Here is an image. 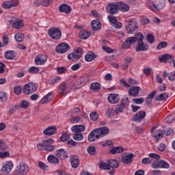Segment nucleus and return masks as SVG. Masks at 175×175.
<instances>
[{
    "mask_svg": "<svg viewBox=\"0 0 175 175\" xmlns=\"http://www.w3.org/2000/svg\"><path fill=\"white\" fill-rule=\"evenodd\" d=\"M138 27L137 23L133 19H130L125 27V29L126 30V33L133 34L135 33V32H137Z\"/></svg>",
    "mask_w": 175,
    "mask_h": 175,
    "instance_id": "1",
    "label": "nucleus"
},
{
    "mask_svg": "<svg viewBox=\"0 0 175 175\" xmlns=\"http://www.w3.org/2000/svg\"><path fill=\"white\" fill-rule=\"evenodd\" d=\"M49 35L54 40H59L62 36V32L58 27H53L48 31Z\"/></svg>",
    "mask_w": 175,
    "mask_h": 175,
    "instance_id": "2",
    "label": "nucleus"
},
{
    "mask_svg": "<svg viewBox=\"0 0 175 175\" xmlns=\"http://www.w3.org/2000/svg\"><path fill=\"white\" fill-rule=\"evenodd\" d=\"M38 90V83L30 82L25 85L23 88V93L26 95H29V94H33L36 92Z\"/></svg>",
    "mask_w": 175,
    "mask_h": 175,
    "instance_id": "3",
    "label": "nucleus"
},
{
    "mask_svg": "<svg viewBox=\"0 0 175 175\" xmlns=\"http://www.w3.org/2000/svg\"><path fill=\"white\" fill-rule=\"evenodd\" d=\"M83 54V49L81 48H78L73 51L72 53H70L68 55V59L70 61H77V59H80L81 58V55Z\"/></svg>",
    "mask_w": 175,
    "mask_h": 175,
    "instance_id": "4",
    "label": "nucleus"
},
{
    "mask_svg": "<svg viewBox=\"0 0 175 175\" xmlns=\"http://www.w3.org/2000/svg\"><path fill=\"white\" fill-rule=\"evenodd\" d=\"M18 171L15 172L14 175H24L27 174L29 172V167L26 163H22L19 164L17 167Z\"/></svg>",
    "mask_w": 175,
    "mask_h": 175,
    "instance_id": "5",
    "label": "nucleus"
},
{
    "mask_svg": "<svg viewBox=\"0 0 175 175\" xmlns=\"http://www.w3.org/2000/svg\"><path fill=\"white\" fill-rule=\"evenodd\" d=\"M106 10L109 14H117L119 10L118 3H109L106 7Z\"/></svg>",
    "mask_w": 175,
    "mask_h": 175,
    "instance_id": "6",
    "label": "nucleus"
},
{
    "mask_svg": "<svg viewBox=\"0 0 175 175\" xmlns=\"http://www.w3.org/2000/svg\"><path fill=\"white\" fill-rule=\"evenodd\" d=\"M148 6L152 10H162L165 6V3L163 1H158L157 3L151 1L148 3Z\"/></svg>",
    "mask_w": 175,
    "mask_h": 175,
    "instance_id": "7",
    "label": "nucleus"
},
{
    "mask_svg": "<svg viewBox=\"0 0 175 175\" xmlns=\"http://www.w3.org/2000/svg\"><path fill=\"white\" fill-rule=\"evenodd\" d=\"M55 50L58 54H64L70 50V46L67 43L63 42L56 46Z\"/></svg>",
    "mask_w": 175,
    "mask_h": 175,
    "instance_id": "8",
    "label": "nucleus"
},
{
    "mask_svg": "<svg viewBox=\"0 0 175 175\" xmlns=\"http://www.w3.org/2000/svg\"><path fill=\"white\" fill-rule=\"evenodd\" d=\"M37 148L41 151L45 150L51 152L55 150V146H54V145H50L49 144L39 143L37 144Z\"/></svg>",
    "mask_w": 175,
    "mask_h": 175,
    "instance_id": "9",
    "label": "nucleus"
},
{
    "mask_svg": "<svg viewBox=\"0 0 175 175\" xmlns=\"http://www.w3.org/2000/svg\"><path fill=\"white\" fill-rule=\"evenodd\" d=\"M59 12L60 13H65L66 14H70L72 12V7L68 4L63 3L60 5L58 8Z\"/></svg>",
    "mask_w": 175,
    "mask_h": 175,
    "instance_id": "10",
    "label": "nucleus"
},
{
    "mask_svg": "<svg viewBox=\"0 0 175 175\" xmlns=\"http://www.w3.org/2000/svg\"><path fill=\"white\" fill-rule=\"evenodd\" d=\"M146 111H139L137 113L132 119V121H135V122H140L142 120H144L146 118Z\"/></svg>",
    "mask_w": 175,
    "mask_h": 175,
    "instance_id": "11",
    "label": "nucleus"
},
{
    "mask_svg": "<svg viewBox=\"0 0 175 175\" xmlns=\"http://www.w3.org/2000/svg\"><path fill=\"white\" fill-rule=\"evenodd\" d=\"M71 166L73 169H77L80 165V160L79 159V156L72 155L70 158Z\"/></svg>",
    "mask_w": 175,
    "mask_h": 175,
    "instance_id": "12",
    "label": "nucleus"
},
{
    "mask_svg": "<svg viewBox=\"0 0 175 175\" xmlns=\"http://www.w3.org/2000/svg\"><path fill=\"white\" fill-rule=\"evenodd\" d=\"M135 38H133V37H129L123 42L122 47V49H129L132 44H135Z\"/></svg>",
    "mask_w": 175,
    "mask_h": 175,
    "instance_id": "13",
    "label": "nucleus"
},
{
    "mask_svg": "<svg viewBox=\"0 0 175 175\" xmlns=\"http://www.w3.org/2000/svg\"><path fill=\"white\" fill-rule=\"evenodd\" d=\"M12 169H13V163L9 161L2 167L1 172L3 174H8V173H10Z\"/></svg>",
    "mask_w": 175,
    "mask_h": 175,
    "instance_id": "14",
    "label": "nucleus"
},
{
    "mask_svg": "<svg viewBox=\"0 0 175 175\" xmlns=\"http://www.w3.org/2000/svg\"><path fill=\"white\" fill-rule=\"evenodd\" d=\"M46 61H47V55H39L38 56L36 57L35 64L36 65H43Z\"/></svg>",
    "mask_w": 175,
    "mask_h": 175,
    "instance_id": "15",
    "label": "nucleus"
},
{
    "mask_svg": "<svg viewBox=\"0 0 175 175\" xmlns=\"http://www.w3.org/2000/svg\"><path fill=\"white\" fill-rule=\"evenodd\" d=\"M140 91H142V88L140 87L133 86L129 89V94L131 96H137Z\"/></svg>",
    "mask_w": 175,
    "mask_h": 175,
    "instance_id": "16",
    "label": "nucleus"
},
{
    "mask_svg": "<svg viewBox=\"0 0 175 175\" xmlns=\"http://www.w3.org/2000/svg\"><path fill=\"white\" fill-rule=\"evenodd\" d=\"M43 133L45 136H52V135L57 133V128L54 126H49L44 130Z\"/></svg>",
    "mask_w": 175,
    "mask_h": 175,
    "instance_id": "17",
    "label": "nucleus"
},
{
    "mask_svg": "<svg viewBox=\"0 0 175 175\" xmlns=\"http://www.w3.org/2000/svg\"><path fill=\"white\" fill-rule=\"evenodd\" d=\"M130 8L131 7H129V5L125 3L122 1L118 2V10H120V12H129Z\"/></svg>",
    "mask_w": 175,
    "mask_h": 175,
    "instance_id": "18",
    "label": "nucleus"
},
{
    "mask_svg": "<svg viewBox=\"0 0 175 175\" xmlns=\"http://www.w3.org/2000/svg\"><path fill=\"white\" fill-rule=\"evenodd\" d=\"M91 28L93 31H99L102 28V23L99 19L93 20L91 23Z\"/></svg>",
    "mask_w": 175,
    "mask_h": 175,
    "instance_id": "19",
    "label": "nucleus"
},
{
    "mask_svg": "<svg viewBox=\"0 0 175 175\" xmlns=\"http://www.w3.org/2000/svg\"><path fill=\"white\" fill-rule=\"evenodd\" d=\"M108 100L109 103H117L120 101V94H110L108 96Z\"/></svg>",
    "mask_w": 175,
    "mask_h": 175,
    "instance_id": "20",
    "label": "nucleus"
},
{
    "mask_svg": "<svg viewBox=\"0 0 175 175\" xmlns=\"http://www.w3.org/2000/svg\"><path fill=\"white\" fill-rule=\"evenodd\" d=\"M56 157L64 161V159H66L68 158V154H66V151L64 149H59L57 150Z\"/></svg>",
    "mask_w": 175,
    "mask_h": 175,
    "instance_id": "21",
    "label": "nucleus"
},
{
    "mask_svg": "<svg viewBox=\"0 0 175 175\" xmlns=\"http://www.w3.org/2000/svg\"><path fill=\"white\" fill-rule=\"evenodd\" d=\"M159 61L163 62V64H167L169 61H173V56L170 54H164L161 57H159Z\"/></svg>",
    "mask_w": 175,
    "mask_h": 175,
    "instance_id": "22",
    "label": "nucleus"
},
{
    "mask_svg": "<svg viewBox=\"0 0 175 175\" xmlns=\"http://www.w3.org/2000/svg\"><path fill=\"white\" fill-rule=\"evenodd\" d=\"M53 98H54V94H53L51 92H49L41 99L40 103L42 105H44V103H49V102H51Z\"/></svg>",
    "mask_w": 175,
    "mask_h": 175,
    "instance_id": "23",
    "label": "nucleus"
},
{
    "mask_svg": "<svg viewBox=\"0 0 175 175\" xmlns=\"http://www.w3.org/2000/svg\"><path fill=\"white\" fill-rule=\"evenodd\" d=\"M148 50V45L147 44H144V42L141 41L138 42V46L136 48V51H147Z\"/></svg>",
    "mask_w": 175,
    "mask_h": 175,
    "instance_id": "24",
    "label": "nucleus"
},
{
    "mask_svg": "<svg viewBox=\"0 0 175 175\" xmlns=\"http://www.w3.org/2000/svg\"><path fill=\"white\" fill-rule=\"evenodd\" d=\"M133 158H135V154L131 153L129 155L122 157V161L123 163H126L128 165L132 162V159Z\"/></svg>",
    "mask_w": 175,
    "mask_h": 175,
    "instance_id": "25",
    "label": "nucleus"
},
{
    "mask_svg": "<svg viewBox=\"0 0 175 175\" xmlns=\"http://www.w3.org/2000/svg\"><path fill=\"white\" fill-rule=\"evenodd\" d=\"M74 133H80V132H84L85 131V126L83 125H75L71 129Z\"/></svg>",
    "mask_w": 175,
    "mask_h": 175,
    "instance_id": "26",
    "label": "nucleus"
},
{
    "mask_svg": "<svg viewBox=\"0 0 175 175\" xmlns=\"http://www.w3.org/2000/svg\"><path fill=\"white\" fill-rule=\"evenodd\" d=\"M107 163L109 166V169H118V167L120 166L118 161L114 159L108 160Z\"/></svg>",
    "mask_w": 175,
    "mask_h": 175,
    "instance_id": "27",
    "label": "nucleus"
},
{
    "mask_svg": "<svg viewBox=\"0 0 175 175\" xmlns=\"http://www.w3.org/2000/svg\"><path fill=\"white\" fill-rule=\"evenodd\" d=\"M5 59H14L16 57V52L14 51H7L4 55Z\"/></svg>",
    "mask_w": 175,
    "mask_h": 175,
    "instance_id": "28",
    "label": "nucleus"
},
{
    "mask_svg": "<svg viewBox=\"0 0 175 175\" xmlns=\"http://www.w3.org/2000/svg\"><path fill=\"white\" fill-rule=\"evenodd\" d=\"M90 90L93 92H99L100 91V83L94 82L90 84Z\"/></svg>",
    "mask_w": 175,
    "mask_h": 175,
    "instance_id": "29",
    "label": "nucleus"
},
{
    "mask_svg": "<svg viewBox=\"0 0 175 175\" xmlns=\"http://www.w3.org/2000/svg\"><path fill=\"white\" fill-rule=\"evenodd\" d=\"M47 161L49 163H54V165H58L59 163L58 158L55 157L53 154H49L47 157Z\"/></svg>",
    "mask_w": 175,
    "mask_h": 175,
    "instance_id": "30",
    "label": "nucleus"
},
{
    "mask_svg": "<svg viewBox=\"0 0 175 175\" xmlns=\"http://www.w3.org/2000/svg\"><path fill=\"white\" fill-rule=\"evenodd\" d=\"M95 58H96V55L93 52H89L85 56V59L87 62H91V61H94Z\"/></svg>",
    "mask_w": 175,
    "mask_h": 175,
    "instance_id": "31",
    "label": "nucleus"
},
{
    "mask_svg": "<svg viewBox=\"0 0 175 175\" xmlns=\"http://www.w3.org/2000/svg\"><path fill=\"white\" fill-rule=\"evenodd\" d=\"M167 98H169V94L166 92H164L156 96L155 100L157 102H161V100H167Z\"/></svg>",
    "mask_w": 175,
    "mask_h": 175,
    "instance_id": "32",
    "label": "nucleus"
},
{
    "mask_svg": "<svg viewBox=\"0 0 175 175\" xmlns=\"http://www.w3.org/2000/svg\"><path fill=\"white\" fill-rule=\"evenodd\" d=\"M90 36H91V33L88 32L87 30H83L79 33V38L84 40L88 39Z\"/></svg>",
    "mask_w": 175,
    "mask_h": 175,
    "instance_id": "33",
    "label": "nucleus"
},
{
    "mask_svg": "<svg viewBox=\"0 0 175 175\" xmlns=\"http://www.w3.org/2000/svg\"><path fill=\"white\" fill-rule=\"evenodd\" d=\"M117 114H118V113H117L116 109H115L114 108H109L106 111V116H107V117H109V118L114 116H117Z\"/></svg>",
    "mask_w": 175,
    "mask_h": 175,
    "instance_id": "34",
    "label": "nucleus"
},
{
    "mask_svg": "<svg viewBox=\"0 0 175 175\" xmlns=\"http://www.w3.org/2000/svg\"><path fill=\"white\" fill-rule=\"evenodd\" d=\"M134 42L136 43V42H142L143 40L144 39V36L140 32H138L135 33V36L133 37Z\"/></svg>",
    "mask_w": 175,
    "mask_h": 175,
    "instance_id": "35",
    "label": "nucleus"
},
{
    "mask_svg": "<svg viewBox=\"0 0 175 175\" xmlns=\"http://www.w3.org/2000/svg\"><path fill=\"white\" fill-rule=\"evenodd\" d=\"M124 152V148L122 146H118L113 148L112 150H110V153L114 155V154H120V152Z\"/></svg>",
    "mask_w": 175,
    "mask_h": 175,
    "instance_id": "36",
    "label": "nucleus"
},
{
    "mask_svg": "<svg viewBox=\"0 0 175 175\" xmlns=\"http://www.w3.org/2000/svg\"><path fill=\"white\" fill-rule=\"evenodd\" d=\"M12 26L14 28H16V29H21V28H23V27H24V23L21 21H16L14 22Z\"/></svg>",
    "mask_w": 175,
    "mask_h": 175,
    "instance_id": "37",
    "label": "nucleus"
},
{
    "mask_svg": "<svg viewBox=\"0 0 175 175\" xmlns=\"http://www.w3.org/2000/svg\"><path fill=\"white\" fill-rule=\"evenodd\" d=\"M99 168L101 170H110V167L109 166V163L101 161L99 163Z\"/></svg>",
    "mask_w": 175,
    "mask_h": 175,
    "instance_id": "38",
    "label": "nucleus"
},
{
    "mask_svg": "<svg viewBox=\"0 0 175 175\" xmlns=\"http://www.w3.org/2000/svg\"><path fill=\"white\" fill-rule=\"evenodd\" d=\"M66 90V83L65 82H63L59 87V91L60 94H62V95L66 96V92H65Z\"/></svg>",
    "mask_w": 175,
    "mask_h": 175,
    "instance_id": "39",
    "label": "nucleus"
},
{
    "mask_svg": "<svg viewBox=\"0 0 175 175\" xmlns=\"http://www.w3.org/2000/svg\"><path fill=\"white\" fill-rule=\"evenodd\" d=\"M100 129V133L101 135V137H103L105 136V135H107L110 130L107 126H104L103 128H99Z\"/></svg>",
    "mask_w": 175,
    "mask_h": 175,
    "instance_id": "40",
    "label": "nucleus"
},
{
    "mask_svg": "<svg viewBox=\"0 0 175 175\" xmlns=\"http://www.w3.org/2000/svg\"><path fill=\"white\" fill-rule=\"evenodd\" d=\"M81 87H83V83H81V79L75 81L72 85V88H74V90H79V88H81Z\"/></svg>",
    "mask_w": 175,
    "mask_h": 175,
    "instance_id": "41",
    "label": "nucleus"
},
{
    "mask_svg": "<svg viewBox=\"0 0 175 175\" xmlns=\"http://www.w3.org/2000/svg\"><path fill=\"white\" fill-rule=\"evenodd\" d=\"M160 166L161 169H169V167H170L169 163L166 162L165 160L160 161Z\"/></svg>",
    "mask_w": 175,
    "mask_h": 175,
    "instance_id": "42",
    "label": "nucleus"
},
{
    "mask_svg": "<svg viewBox=\"0 0 175 175\" xmlns=\"http://www.w3.org/2000/svg\"><path fill=\"white\" fill-rule=\"evenodd\" d=\"M92 132H94V135L95 139H96V140H98V139H100V137H102V135L100 134V130L99 128L93 130Z\"/></svg>",
    "mask_w": 175,
    "mask_h": 175,
    "instance_id": "43",
    "label": "nucleus"
},
{
    "mask_svg": "<svg viewBox=\"0 0 175 175\" xmlns=\"http://www.w3.org/2000/svg\"><path fill=\"white\" fill-rule=\"evenodd\" d=\"M125 105L124 104V102H121V103L117 106L116 110L118 114V113H122L124 109H125Z\"/></svg>",
    "mask_w": 175,
    "mask_h": 175,
    "instance_id": "44",
    "label": "nucleus"
},
{
    "mask_svg": "<svg viewBox=\"0 0 175 175\" xmlns=\"http://www.w3.org/2000/svg\"><path fill=\"white\" fill-rule=\"evenodd\" d=\"M79 80H81V83L84 87V85H85L90 81V80H91V79L90 78V77L87 76L81 77V79H79Z\"/></svg>",
    "mask_w": 175,
    "mask_h": 175,
    "instance_id": "45",
    "label": "nucleus"
},
{
    "mask_svg": "<svg viewBox=\"0 0 175 175\" xmlns=\"http://www.w3.org/2000/svg\"><path fill=\"white\" fill-rule=\"evenodd\" d=\"M69 139H70V136L66 133H63L62 135L60 137V141L63 142H68Z\"/></svg>",
    "mask_w": 175,
    "mask_h": 175,
    "instance_id": "46",
    "label": "nucleus"
},
{
    "mask_svg": "<svg viewBox=\"0 0 175 175\" xmlns=\"http://www.w3.org/2000/svg\"><path fill=\"white\" fill-rule=\"evenodd\" d=\"M73 139L76 140V142H80L84 139V136L81 133H76L73 136Z\"/></svg>",
    "mask_w": 175,
    "mask_h": 175,
    "instance_id": "47",
    "label": "nucleus"
},
{
    "mask_svg": "<svg viewBox=\"0 0 175 175\" xmlns=\"http://www.w3.org/2000/svg\"><path fill=\"white\" fill-rule=\"evenodd\" d=\"M163 133L165 136H173V135H174V130L172 128H168L163 132Z\"/></svg>",
    "mask_w": 175,
    "mask_h": 175,
    "instance_id": "48",
    "label": "nucleus"
},
{
    "mask_svg": "<svg viewBox=\"0 0 175 175\" xmlns=\"http://www.w3.org/2000/svg\"><path fill=\"white\" fill-rule=\"evenodd\" d=\"M20 107H21V109H27V107H29V102H28L25 100H23L21 101Z\"/></svg>",
    "mask_w": 175,
    "mask_h": 175,
    "instance_id": "49",
    "label": "nucleus"
},
{
    "mask_svg": "<svg viewBox=\"0 0 175 175\" xmlns=\"http://www.w3.org/2000/svg\"><path fill=\"white\" fill-rule=\"evenodd\" d=\"M146 99L144 98H133V102L135 103V105H142V103H144L145 102Z\"/></svg>",
    "mask_w": 175,
    "mask_h": 175,
    "instance_id": "50",
    "label": "nucleus"
},
{
    "mask_svg": "<svg viewBox=\"0 0 175 175\" xmlns=\"http://www.w3.org/2000/svg\"><path fill=\"white\" fill-rule=\"evenodd\" d=\"M16 42H23L24 40V34L16 33L14 36Z\"/></svg>",
    "mask_w": 175,
    "mask_h": 175,
    "instance_id": "51",
    "label": "nucleus"
},
{
    "mask_svg": "<svg viewBox=\"0 0 175 175\" xmlns=\"http://www.w3.org/2000/svg\"><path fill=\"white\" fill-rule=\"evenodd\" d=\"M167 46V42L165 41H163L161 42H160L158 45H157V50H161L162 49H165V47Z\"/></svg>",
    "mask_w": 175,
    "mask_h": 175,
    "instance_id": "52",
    "label": "nucleus"
},
{
    "mask_svg": "<svg viewBox=\"0 0 175 175\" xmlns=\"http://www.w3.org/2000/svg\"><path fill=\"white\" fill-rule=\"evenodd\" d=\"M23 92V88L21 86L18 85L14 88V92L16 95H20L21 92Z\"/></svg>",
    "mask_w": 175,
    "mask_h": 175,
    "instance_id": "53",
    "label": "nucleus"
},
{
    "mask_svg": "<svg viewBox=\"0 0 175 175\" xmlns=\"http://www.w3.org/2000/svg\"><path fill=\"white\" fill-rule=\"evenodd\" d=\"M87 151L91 155H95V153L96 152V149L94 146H90L87 148Z\"/></svg>",
    "mask_w": 175,
    "mask_h": 175,
    "instance_id": "54",
    "label": "nucleus"
},
{
    "mask_svg": "<svg viewBox=\"0 0 175 175\" xmlns=\"http://www.w3.org/2000/svg\"><path fill=\"white\" fill-rule=\"evenodd\" d=\"M152 167L153 169H161V161H156L154 162H152Z\"/></svg>",
    "mask_w": 175,
    "mask_h": 175,
    "instance_id": "55",
    "label": "nucleus"
},
{
    "mask_svg": "<svg viewBox=\"0 0 175 175\" xmlns=\"http://www.w3.org/2000/svg\"><path fill=\"white\" fill-rule=\"evenodd\" d=\"M29 73H38L39 72V68L35 67V66H31L28 69Z\"/></svg>",
    "mask_w": 175,
    "mask_h": 175,
    "instance_id": "56",
    "label": "nucleus"
},
{
    "mask_svg": "<svg viewBox=\"0 0 175 175\" xmlns=\"http://www.w3.org/2000/svg\"><path fill=\"white\" fill-rule=\"evenodd\" d=\"M98 118H99V115H98L96 112H92L90 113V120H92V121H96Z\"/></svg>",
    "mask_w": 175,
    "mask_h": 175,
    "instance_id": "57",
    "label": "nucleus"
},
{
    "mask_svg": "<svg viewBox=\"0 0 175 175\" xmlns=\"http://www.w3.org/2000/svg\"><path fill=\"white\" fill-rule=\"evenodd\" d=\"M147 40L148 43L152 44L155 40V37H154V35L149 33L147 35Z\"/></svg>",
    "mask_w": 175,
    "mask_h": 175,
    "instance_id": "58",
    "label": "nucleus"
},
{
    "mask_svg": "<svg viewBox=\"0 0 175 175\" xmlns=\"http://www.w3.org/2000/svg\"><path fill=\"white\" fill-rule=\"evenodd\" d=\"M150 23V19L146 18V16H142L141 19V24L142 25H146V24Z\"/></svg>",
    "mask_w": 175,
    "mask_h": 175,
    "instance_id": "59",
    "label": "nucleus"
},
{
    "mask_svg": "<svg viewBox=\"0 0 175 175\" xmlns=\"http://www.w3.org/2000/svg\"><path fill=\"white\" fill-rule=\"evenodd\" d=\"M14 5H12L10 1H5L3 2L2 6L3 8V9H10V8H12V6H13Z\"/></svg>",
    "mask_w": 175,
    "mask_h": 175,
    "instance_id": "60",
    "label": "nucleus"
},
{
    "mask_svg": "<svg viewBox=\"0 0 175 175\" xmlns=\"http://www.w3.org/2000/svg\"><path fill=\"white\" fill-rule=\"evenodd\" d=\"M8 150V146L3 143V140L0 139V151H6Z\"/></svg>",
    "mask_w": 175,
    "mask_h": 175,
    "instance_id": "61",
    "label": "nucleus"
},
{
    "mask_svg": "<svg viewBox=\"0 0 175 175\" xmlns=\"http://www.w3.org/2000/svg\"><path fill=\"white\" fill-rule=\"evenodd\" d=\"M6 100H8L6 94L5 92H0V102H6Z\"/></svg>",
    "mask_w": 175,
    "mask_h": 175,
    "instance_id": "62",
    "label": "nucleus"
},
{
    "mask_svg": "<svg viewBox=\"0 0 175 175\" xmlns=\"http://www.w3.org/2000/svg\"><path fill=\"white\" fill-rule=\"evenodd\" d=\"M108 20L109 23H111V25H113L116 23H117V18L116 16H108Z\"/></svg>",
    "mask_w": 175,
    "mask_h": 175,
    "instance_id": "63",
    "label": "nucleus"
},
{
    "mask_svg": "<svg viewBox=\"0 0 175 175\" xmlns=\"http://www.w3.org/2000/svg\"><path fill=\"white\" fill-rule=\"evenodd\" d=\"M88 140L89 142H95L96 141V138H95V135L94 134V132H91L90 135H88Z\"/></svg>",
    "mask_w": 175,
    "mask_h": 175,
    "instance_id": "64",
    "label": "nucleus"
}]
</instances>
